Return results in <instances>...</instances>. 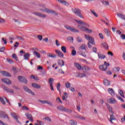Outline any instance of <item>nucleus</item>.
<instances>
[{"mask_svg": "<svg viewBox=\"0 0 125 125\" xmlns=\"http://www.w3.org/2000/svg\"><path fill=\"white\" fill-rule=\"evenodd\" d=\"M61 49L63 53H66L67 52V48L65 46H62L61 47Z\"/></svg>", "mask_w": 125, "mask_h": 125, "instance_id": "obj_31", "label": "nucleus"}, {"mask_svg": "<svg viewBox=\"0 0 125 125\" xmlns=\"http://www.w3.org/2000/svg\"><path fill=\"white\" fill-rule=\"evenodd\" d=\"M80 48L82 50H86V48H87V46H86V45L84 44H83L80 46Z\"/></svg>", "mask_w": 125, "mask_h": 125, "instance_id": "obj_28", "label": "nucleus"}, {"mask_svg": "<svg viewBox=\"0 0 125 125\" xmlns=\"http://www.w3.org/2000/svg\"><path fill=\"white\" fill-rule=\"evenodd\" d=\"M97 55L99 59H104V58H106V56H105V55H102L101 53H98Z\"/></svg>", "mask_w": 125, "mask_h": 125, "instance_id": "obj_24", "label": "nucleus"}, {"mask_svg": "<svg viewBox=\"0 0 125 125\" xmlns=\"http://www.w3.org/2000/svg\"><path fill=\"white\" fill-rule=\"evenodd\" d=\"M0 73L2 76H4L5 77H11V74L7 71L1 70L0 71Z\"/></svg>", "mask_w": 125, "mask_h": 125, "instance_id": "obj_14", "label": "nucleus"}, {"mask_svg": "<svg viewBox=\"0 0 125 125\" xmlns=\"http://www.w3.org/2000/svg\"><path fill=\"white\" fill-rule=\"evenodd\" d=\"M56 44L57 46H59L60 45V43H59V41L58 40H56Z\"/></svg>", "mask_w": 125, "mask_h": 125, "instance_id": "obj_63", "label": "nucleus"}, {"mask_svg": "<svg viewBox=\"0 0 125 125\" xmlns=\"http://www.w3.org/2000/svg\"><path fill=\"white\" fill-rule=\"evenodd\" d=\"M85 39H86V40H87V41H89V42H90V43H91V44H95V42H94V39L90 36L85 35Z\"/></svg>", "mask_w": 125, "mask_h": 125, "instance_id": "obj_6", "label": "nucleus"}, {"mask_svg": "<svg viewBox=\"0 0 125 125\" xmlns=\"http://www.w3.org/2000/svg\"><path fill=\"white\" fill-rule=\"evenodd\" d=\"M61 87V85L60 83H58L57 85V89L58 91H59L60 93H61V90H60V87Z\"/></svg>", "mask_w": 125, "mask_h": 125, "instance_id": "obj_35", "label": "nucleus"}, {"mask_svg": "<svg viewBox=\"0 0 125 125\" xmlns=\"http://www.w3.org/2000/svg\"><path fill=\"white\" fill-rule=\"evenodd\" d=\"M47 13H51V14H54L55 12L52 11L51 10L47 9Z\"/></svg>", "mask_w": 125, "mask_h": 125, "instance_id": "obj_56", "label": "nucleus"}, {"mask_svg": "<svg viewBox=\"0 0 125 125\" xmlns=\"http://www.w3.org/2000/svg\"><path fill=\"white\" fill-rule=\"evenodd\" d=\"M33 54L37 58H41V54H40V53H39V52H37L36 51H34L33 52Z\"/></svg>", "mask_w": 125, "mask_h": 125, "instance_id": "obj_29", "label": "nucleus"}, {"mask_svg": "<svg viewBox=\"0 0 125 125\" xmlns=\"http://www.w3.org/2000/svg\"><path fill=\"white\" fill-rule=\"evenodd\" d=\"M109 120H111V121H115L116 120V117H115V116H114V115H111Z\"/></svg>", "mask_w": 125, "mask_h": 125, "instance_id": "obj_45", "label": "nucleus"}, {"mask_svg": "<svg viewBox=\"0 0 125 125\" xmlns=\"http://www.w3.org/2000/svg\"><path fill=\"white\" fill-rule=\"evenodd\" d=\"M77 41L78 42H83V39H82L80 37H78L77 39Z\"/></svg>", "mask_w": 125, "mask_h": 125, "instance_id": "obj_54", "label": "nucleus"}, {"mask_svg": "<svg viewBox=\"0 0 125 125\" xmlns=\"http://www.w3.org/2000/svg\"><path fill=\"white\" fill-rule=\"evenodd\" d=\"M72 11L74 14H76L77 16H78V17L83 18V15L82 14V12L79 9H72Z\"/></svg>", "mask_w": 125, "mask_h": 125, "instance_id": "obj_2", "label": "nucleus"}, {"mask_svg": "<svg viewBox=\"0 0 125 125\" xmlns=\"http://www.w3.org/2000/svg\"><path fill=\"white\" fill-rule=\"evenodd\" d=\"M78 28H79V29L81 30V31L85 32L86 33H87L88 34H91V33H92V30L88 28L82 26L81 25H78Z\"/></svg>", "mask_w": 125, "mask_h": 125, "instance_id": "obj_3", "label": "nucleus"}, {"mask_svg": "<svg viewBox=\"0 0 125 125\" xmlns=\"http://www.w3.org/2000/svg\"><path fill=\"white\" fill-rule=\"evenodd\" d=\"M39 102L42 103V104H45V103L47 104V101H42L41 100H38Z\"/></svg>", "mask_w": 125, "mask_h": 125, "instance_id": "obj_50", "label": "nucleus"}, {"mask_svg": "<svg viewBox=\"0 0 125 125\" xmlns=\"http://www.w3.org/2000/svg\"><path fill=\"white\" fill-rule=\"evenodd\" d=\"M4 50H5V48L4 46H3L0 48V52H4Z\"/></svg>", "mask_w": 125, "mask_h": 125, "instance_id": "obj_59", "label": "nucleus"}, {"mask_svg": "<svg viewBox=\"0 0 125 125\" xmlns=\"http://www.w3.org/2000/svg\"><path fill=\"white\" fill-rule=\"evenodd\" d=\"M58 64L60 65V66H64V61L62 60H60L58 62Z\"/></svg>", "mask_w": 125, "mask_h": 125, "instance_id": "obj_30", "label": "nucleus"}, {"mask_svg": "<svg viewBox=\"0 0 125 125\" xmlns=\"http://www.w3.org/2000/svg\"><path fill=\"white\" fill-rule=\"evenodd\" d=\"M7 61L9 63H10V64H13V63H14V62L10 59H7Z\"/></svg>", "mask_w": 125, "mask_h": 125, "instance_id": "obj_53", "label": "nucleus"}, {"mask_svg": "<svg viewBox=\"0 0 125 125\" xmlns=\"http://www.w3.org/2000/svg\"><path fill=\"white\" fill-rule=\"evenodd\" d=\"M62 4H63V5H69V3H68L65 0H62Z\"/></svg>", "mask_w": 125, "mask_h": 125, "instance_id": "obj_47", "label": "nucleus"}, {"mask_svg": "<svg viewBox=\"0 0 125 125\" xmlns=\"http://www.w3.org/2000/svg\"><path fill=\"white\" fill-rule=\"evenodd\" d=\"M65 87L66 88H70L71 87V83L69 82L65 83Z\"/></svg>", "mask_w": 125, "mask_h": 125, "instance_id": "obj_40", "label": "nucleus"}, {"mask_svg": "<svg viewBox=\"0 0 125 125\" xmlns=\"http://www.w3.org/2000/svg\"><path fill=\"white\" fill-rule=\"evenodd\" d=\"M48 57L51 58H56V55L52 53H48Z\"/></svg>", "mask_w": 125, "mask_h": 125, "instance_id": "obj_32", "label": "nucleus"}, {"mask_svg": "<svg viewBox=\"0 0 125 125\" xmlns=\"http://www.w3.org/2000/svg\"><path fill=\"white\" fill-rule=\"evenodd\" d=\"M78 77H79L80 78H83V77H85V74L79 73L78 74Z\"/></svg>", "mask_w": 125, "mask_h": 125, "instance_id": "obj_48", "label": "nucleus"}, {"mask_svg": "<svg viewBox=\"0 0 125 125\" xmlns=\"http://www.w3.org/2000/svg\"><path fill=\"white\" fill-rule=\"evenodd\" d=\"M30 56H31V54H30V53H27L23 55L24 60H28L29 59V58H30Z\"/></svg>", "mask_w": 125, "mask_h": 125, "instance_id": "obj_22", "label": "nucleus"}, {"mask_svg": "<svg viewBox=\"0 0 125 125\" xmlns=\"http://www.w3.org/2000/svg\"><path fill=\"white\" fill-rule=\"evenodd\" d=\"M90 11L94 16H95L96 17H98V15H97V14L96 13V12H95V11H94V10H91Z\"/></svg>", "mask_w": 125, "mask_h": 125, "instance_id": "obj_41", "label": "nucleus"}, {"mask_svg": "<svg viewBox=\"0 0 125 125\" xmlns=\"http://www.w3.org/2000/svg\"><path fill=\"white\" fill-rule=\"evenodd\" d=\"M57 109L60 111H63V112H67V113H72V110L63 106H58Z\"/></svg>", "mask_w": 125, "mask_h": 125, "instance_id": "obj_8", "label": "nucleus"}, {"mask_svg": "<svg viewBox=\"0 0 125 125\" xmlns=\"http://www.w3.org/2000/svg\"><path fill=\"white\" fill-rule=\"evenodd\" d=\"M121 38L122 40H125V35L124 34L121 35Z\"/></svg>", "mask_w": 125, "mask_h": 125, "instance_id": "obj_64", "label": "nucleus"}, {"mask_svg": "<svg viewBox=\"0 0 125 125\" xmlns=\"http://www.w3.org/2000/svg\"><path fill=\"white\" fill-rule=\"evenodd\" d=\"M103 4L104 5H109V2L107 1H103Z\"/></svg>", "mask_w": 125, "mask_h": 125, "instance_id": "obj_57", "label": "nucleus"}, {"mask_svg": "<svg viewBox=\"0 0 125 125\" xmlns=\"http://www.w3.org/2000/svg\"><path fill=\"white\" fill-rule=\"evenodd\" d=\"M32 86L34 87V88L40 89L41 88V85L36 83H32Z\"/></svg>", "mask_w": 125, "mask_h": 125, "instance_id": "obj_27", "label": "nucleus"}, {"mask_svg": "<svg viewBox=\"0 0 125 125\" xmlns=\"http://www.w3.org/2000/svg\"><path fill=\"white\" fill-rule=\"evenodd\" d=\"M0 102H1L2 105H5V104H6L5 101H4L3 98H1V97H0Z\"/></svg>", "mask_w": 125, "mask_h": 125, "instance_id": "obj_34", "label": "nucleus"}, {"mask_svg": "<svg viewBox=\"0 0 125 125\" xmlns=\"http://www.w3.org/2000/svg\"><path fill=\"white\" fill-rule=\"evenodd\" d=\"M18 79L21 83H28L27 79H26V78H25V77L23 76H18Z\"/></svg>", "mask_w": 125, "mask_h": 125, "instance_id": "obj_11", "label": "nucleus"}, {"mask_svg": "<svg viewBox=\"0 0 125 125\" xmlns=\"http://www.w3.org/2000/svg\"><path fill=\"white\" fill-rule=\"evenodd\" d=\"M104 64L103 65H101L99 66L100 69L102 71H106L107 70V68L109 66H110V63H107V62H104Z\"/></svg>", "mask_w": 125, "mask_h": 125, "instance_id": "obj_4", "label": "nucleus"}, {"mask_svg": "<svg viewBox=\"0 0 125 125\" xmlns=\"http://www.w3.org/2000/svg\"><path fill=\"white\" fill-rule=\"evenodd\" d=\"M75 22H77L79 25H83V26H86V27H89L90 25L88 23L85 22L83 21H80L79 20H75Z\"/></svg>", "mask_w": 125, "mask_h": 125, "instance_id": "obj_9", "label": "nucleus"}, {"mask_svg": "<svg viewBox=\"0 0 125 125\" xmlns=\"http://www.w3.org/2000/svg\"><path fill=\"white\" fill-rule=\"evenodd\" d=\"M37 123H38L40 125H43V123L40 120H37Z\"/></svg>", "mask_w": 125, "mask_h": 125, "instance_id": "obj_61", "label": "nucleus"}, {"mask_svg": "<svg viewBox=\"0 0 125 125\" xmlns=\"http://www.w3.org/2000/svg\"><path fill=\"white\" fill-rule=\"evenodd\" d=\"M64 28L66 29L67 30H68L69 31H70V32H72V33H79V30L74 28L72 27L71 26H70L69 25H64Z\"/></svg>", "mask_w": 125, "mask_h": 125, "instance_id": "obj_5", "label": "nucleus"}, {"mask_svg": "<svg viewBox=\"0 0 125 125\" xmlns=\"http://www.w3.org/2000/svg\"><path fill=\"white\" fill-rule=\"evenodd\" d=\"M74 66L78 70H84L85 71H88V70H89V67L87 66L82 67V65H81V64L78 62L74 63Z\"/></svg>", "mask_w": 125, "mask_h": 125, "instance_id": "obj_1", "label": "nucleus"}, {"mask_svg": "<svg viewBox=\"0 0 125 125\" xmlns=\"http://www.w3.org/2000/svg\"><path fill=\"white\" fill-rule=\"evenodd\" d=\"M58 73H59V74H62L63 75H64V74H65V72H63V70H62V69H59Z\"/></svg>", "mask_w": 125, "mask_h": 125, "instance_id": "obj_55", "label": "nucleus"}, {"mask_svg": "<svg viewBox=\"0 0 125 125\" xmlns=\"http://www.w3.org/2000/svg\"><path fill=\"white\" fill-rule=\"evenodd\" d=\"M108 93H109V94H110L112 96H115V92L114 91V89H113V88H108Z\"/></svg>", "mask_w": 125, "mask_h": 125, "instance_id": "obj_20", "label": "nucleus"}, {"mask_svg": "<svg viewBox=\"0 0 125 125\" xmlns=\"http://www.w3.org/2000/svg\"><path fill=\"white\" fill-rule=\"evenodd\" d=\"M23 89L25 91H26V92H28V93H30V94H31L32 95H35V93L33 92L32 90L29 89V88H28L27 86H23Z\"/></svg>", "mask_w": 125, "mask_h": 125, "instance_id": "obj_10", "label": "nucleus"}, {"mask_svg": "<svg viewBox=\"0 0 125 125\" xmlns=\"http://www.w3.org/2000/svg\"><path fill=\"white\" fill-rule=\"evenodd\" d=\"M113 73H114V74H117V73H119V72H120V70H121V69L119 67H116L113 68Z\"/></svg>", "mask_w": 125, "mask_h": 125, "instance_id": "obj_26", "label": "nucleus"}, {"mask_svg": "<svg viewBox=\"0 0 125 125\" xmlns=\"http://www.w3.org/2000/svg\"><path fill=\"white\" fill-rule=\"evenodd\" d=\"M116 97H117V99H118V100H120V101H121V102H125V101L120 96L116 95Z\"/></svg>", "mask_w": 125, "mask_h": 125, "instance_id": "obj_43", "label": "nucleus"}, {"mask_svg": "<svg viewBox=\"0 0 125 125\" xmlns=\"http://www.w3.org/2000/svg\"><path fill=\"white\" fill-rule=\"evenodd\" d=\"M70 91H71L72 92H75V88H74V87H70V88H69Z\"/></svg>", "mask_w": 125, "mask_h": 125, "instance_id": "obj_60", "label": "nucleus"}, {"mask_svg": "<svg viewBox=\"0 0 125 125\" xmlns=\"http://www.w3.org/2000/svg\"><path fill=\"white\" fill-rule=\"evenodd\" d=\"M48 83H49V87L52 91H54L53 88V83H54V79L53 78H49L48 79Z\"/></svg>", "mask_w": 125, "mask_h": 125, "instance_id": "obj_7", "label": "nucleus"}, {"mask_svg": "<svg viewBox=\"0 0 125 125\" xmlns=\"http://www.w3.org/2000/svg\"><path fill=\"white\" fill-rule=\"evenodd\" d=\"M119 94L121 95V96H122V97H123V98H125V95H124V91H123V90H120L118 91Z\"/></svg>", "mask_w": 125, "mask_h": 125, "instance_id": "obj_39", "label": "nucleus"}, {"mask_svg": "<svg viewBox=\"0 0 125 125\" xmlns=\"http://www.w3.org/2000/svg\"><path fill=\"white\" fill-rule=\"evenodd\" d=\"M27 119H28V120H29V121H30V122H34V120H33V116H32V114H31L30 113H26L25 114Z\"/></svg>", "mask_w": 125, "mask_h": 125, "instance_id": "obj_16", "label": "nucleus"}, {"mask_svg": "<svg viewBox=\"0 0 125 125\" xmlns=\"http://www.w3.org/2000/svg\"><path fill=\"white\" fill-rule=\"evenodd\" d=\"M22 109L23 110H25L26 111L29 110V108H28V107L26 106H22Z\"/></svg>", "mask_w": 125, "mask_h": 125, "instance_id": "obj_62", "label": "nucleus"}, {"mask_svg": "<svg viewBox=\"0 0 125 125\" xmlns=\"http://www.w3.org/2000/svg\"><path fill=\"white\" fill-rule=\"evenodd\" d=\"M77 54V51L75 50H72L71 51V55L72 56H75V55Z\"/></svg>", "mask_w": 125, "mask_h": 125, "instance_id": "obj_46", "label": "nucleus"}, {"mask_svg": "<svg viewBox=\"0 0 125 125\" xmlns=\"http://www.w3.org/2000/svg\"><path fill=\"white\" fill-rule=\"evenodd\" d=\"M104 31L106 36H109V35H110V31H109V30L107 28H104Z\"/></svg>", "mask_w": 125, "mask_h": 125, "instance_id": "obj_36", "label": "nucleus"}, {"mask_svg": "<svg viewBox=\"0 0 125 125\" xmlns=\"http://www.w3.org/2000/svg\"><path fill=\"white\" fill-rule=\"evenodd\" d=\"M2 88L4 89V90L6 91V92H10V93H14V91H13V90L8 88L5 85H2Z\"/></svg>", "mask_w": 125, "mask_h": 125, "instance_id": "obj_13", "label": "nucleus"}, {"mask_svg": "<svg viewBox=\"0 0 125 125\" xmlns=\"http://www.w3.org/2000/svg\"><path fill=\"white\" fill-rule=\"evenodd\" d=\"M102 47L104 48V49H109V46L106 42H104L101 44Z\"/></svg>", "mask_w": 125, "mask_h": 125, "instance_id": "obj_21", "label": "nucleus"}, {"mask_svg": "<svg viewBox=\"0 0 125 125\" xmlns=\"http://www.w3.org/2000/svg\"><path fill=\"white\" fill-rule=\"evenodd\" d=\"M69 124L71 125H77V122L74 120H70Z\"/></svg>", "mask_w": 125, "mask_h": 125, "instance_id": "obj_38", "label": "nucleus"}, {"mask_svg": "<svg viewBox=\"0 0 125 125\" xmlns=\"http://www.w3.org/2000/svg\"><path fill=\"white\" fill-rule=\"evenodd\" d=\"M0 118L1 119H7V120H9V117L7 114H5L4 111H1V113H0Z\"/></svg>", "mask_w": 125, "mask_h": 125, "instance_id": "obj_12", "label": "nucleus"}, {"mask_svg": "<svg viewBox=\"0 0 125 125\" xmlns=\"http://www.w3.org/2000/svg\"><path fill=\"white\" fill-rule=\"evenodd\" d=\"M30 78L31 79H33V80H36V81H39L40 80L37 76H35L34 75H31Z\"/></svg>", "mask_w": 125, "mask_h": 125, "instance_id": "obj_37", "label": "nucleus"}, {"mask_svg": "<svg viewBox=\"0 0 125 125\" xmlns=\"http://www.w3.org/2000/svg\"><path fill=\"white\" fill-rule=\"evenodd\" d=\"M104 85H106V86H109V85H110V84H111V83L108 80L104 79Z\"/></svg>", "mask_w": 125, "mask_h": 125, "instance_id": "obj_25", "label": "nucleus"}, {"mask_svg": "<svg viewBox=\"0 0 125 125\" xmlns=\"http://www.w3.org/2000/svg\"><path fill=\"white\" fill-rule=\"evenodd\" d=\"M108 101L109 103L110 104H115V103H117V101H116V99L113 98H110Z\"/></svg>", "mask_w": 125, "mask_h": 125, "instance_id": "obj_23", "label": "nucleus"}, {"mask_svg": "<svg viewBox=\"0 0 125 125\" xmlns=\"http://www.w3.org/2000/svg\"><path fill=\"white\" fill-rule=\"evenodd\" d=\"M37 38L39 41H42V36L39 35L37 36Z\"/></svg>", "mask_w": 125, "mask_h": 125, "instance_id": "obj_58", "label": "nucleus"}, {"mask_svg": "<svg viewBox=\"0 0 125 125\" xmlns=\"http://www.w3.org/2000/svg\"><path fill=\"white\" fill-rule=\"evenodd\" d=\"M107 107L109 110V112H110V113H112V114H114V112H113V109L110 106V105L107 104Z\"/></svg>", "mask_w": 125, "mask_h": 125, "instance_id": "obj_33", "label": "nucleus"}, {"mask_svg": "<svg viewBox=\"0 0 125 125\" xmlns=\"http://www.w3.org/2000/svg\"><path fill=\"white\" fill-rule=\"evenodd\" d=\"M12 57L13 59H15V60H16V61H18V58L17 57V55H16V54H13Z\"/></svg>", "mask_w": 125, "mask_h": 125, "instance_id": "obj_42", "label": "nucleus"}, {"mask_svg": "<svg viewBox=\"0 0 125 125\" xmlns=\"http://www.w3.org/2000/svg\"><path fill=\"white\" fill-rule=\"evenodd\" d=\"M16 38H17L20 41H25L24 38L20 36H17Z\"/></svg>", "mask_w": 125, "mask_h": 125, "instance_id": "obj_52", "label": "nucleus"}, {"mask_svg": "<svg viewBox=\"0 0 125 125\" xmlns=\"http://www.w3.org/2000/svg\"><path fill=\"white\" fill-rule=\"evenodd\" d=\"M2 82L6 83V84H11V82H10V80L8 79H2Z\"/></svg>", "mask_w": 125, "mask_h": 125, "instance_id": "obj_18", "label": "nucleus"}, {"mask_svg": "<svg viewBox=\"0 0 125 125\" xmlns=\"http://www.w3.org/2000/svg\"><path fill=\"white\" fill-rule=\"evenodd\" d=\"M33 14H34L36 16H38V17H41L42 18H45V17H46V15H43V14H42L41 13H39L38 12H34Z\"/></svg>", "mask_w": 125, "mask_h": 125, "instance_id": "obj_15", "label": "nucleus"}, {"mask_svg": "<svg viewBox=\"0 0 125 125\" xmlns=\"http://www.w3.org/2000/svg\"><path fill=\"white\" fill-rule=\"evenodd\" d=\"M76 118H77L78 119H80V120H85V118L84 117L81 116L79 115H77L76 116Z\"/></svg>", "mask_w": 125, "mask_h": 125, "instance_id": "obj_44", "label": "nucleus"}, {"mask_svg": "<svg viewBox=\"0 0 125 125\" xmlns=\"http://www.w3.org/2000/svg\"><path fill=\"white\" fill-rule=\"evenodd\" d=\"M117 15L119 18H121L122 20H125V15H124L122 13H117Z\"/></svg>", "mask_w": 125, "mask_h": 125, "instance_id": "obj_19", "label": "nucleus"}, {"mask_svg": "<svg viewBox=\"0 0 125 125\" xmlns=\"http://www.w3.org/2000/svg\"><path fill=\"white\" fill-rule=\"evenodd\" d=\"M11 115L13 119H14V118H16V117H18V116L16 115V113L14 112L11 113Z\"/></svg>", "mask_w": 125, "mask_h": 125, "instance_id": "obj_49", "label": "nucleus"}, {"mask_svg": "<svg viewBox=\"0 0 125 125\" xmlns=\"http://www.w3.org/2000/svg\"><path fill=\"white\" fill-rule=\"evenodd\" d=\"M55 52L59 57H64V54L62 52H61V51L59 50H56Z\"/></svg>", "mask_w": 125, "mask_h": 125, "instance_id": "obj_17", "label": "nucleus"}, {"mask_svg": "<svg viewBox=\"0 0 125 125\" xmlns=\"http://www.w3.org/2000/svg\"><path fill=\"white\" fill-rule=\"evenodd\" d=\"M18 116H16V117H15L14 119L15 120L16 122L18 123V124H21V122H20L19 121V120H18Z\"/></svg>", "mask_w": 125, "mask_h": 125, "instance_id": "obj_51", "label": "nucleus"}]
</instances>
